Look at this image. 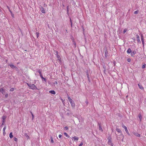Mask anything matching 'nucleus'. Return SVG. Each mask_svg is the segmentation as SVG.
<instances>
[{
	"mask_svg": "<svg viewBox=\"0 0 146 146\" xmlns=\"http://www.w3.org/2000/svg\"><path fill=\"white\" fill-rule=\"evenodd\" d=\"M27 84L30 88L31 89L35 90L37 89L36 87L34 84H29L28 83H27Z\"/></svg>",
	"mask_w": 146,
	"mask_h": 146,
	"instance_id": "1",
	"label": "nucleus"
},
{
	"mask_svg": "<svg viewBox=\"0 0 146 146\" xmlns=\"http://www.w3.org/2000/svg\"><path fill=\"white\" fill-rule=\"evenodd\" d=\"M122 127L124 128L125 130L126 133L128 135H130V134L129 133V131L127 129V127L124 125H122Z\"/></svg>",
	"mask_w": 146,
	"mask_h": 146,
	"instance_id": "2",
	"label": "nucleus"
},
{
	"mask_svg": "<svg viewBox=\"0 0 146 146\" xmlns=\"http://www.w3.org/2000/svg\"><path fill=\"white\" fill-rule=\"evenodd\" d=\"M98 126H99V130H100V131H101L102 132H103V129H102V125H101V124L100 123H98Z\"/></svg>",
	"mask_w": 146,
	"mask_h": 146,
	"instance_id": "3",
	"label": "nucleus"
},
{
	"mask_svg": "<svg viewBox=\"0 0 146 146\" xmlns=\"http://www.w3.org/2000/svg\"><path fill=\"white\" fill-rule=\"evenodd\" d=\"M70 102V104L72 106V107H74L75 106V104L73 101H72V100L71 101H69Z\"/></svg>",
	"mask_w": 146,
	"mask_h": 146,
	"instance_id": "4",
	"label": "nucleus"
},
{
	"mask_svg": "<svg viewBox=\"0 0 146 146\" xmlns=\"http://www.w3.org/2000/svg\"><path fill=\"white\" fill-rule=\"evenodd\" d=\"M141 38L142 43V44L143 45L144 44V41L143 39V37L142 34H141Z\"/></svg>",
	"mask_w": 146,
	"mask_h": 146,
	"instance_id": "5",
	"label": "nucleus"
},
{
	"mask_svg": "<svg viewBox=\"0 0 146 146\" xmlns=\"http://www.w3.org/2000/svg\"><path fill=\"white\" fill-rule=\"evenodd\" d=\"M0 92L3 94H4L5 92V91L3 88H1L0 89Z\"/></svg>",
	"mask_w": 146,
	"mask_h": 146,
	"instance_id": "6",
	"label": "nucleus"
},
{
	"mask_svg": "<svg viewBox=\"0 0 146 146\" xmlns=\"http://www.w3.org/2000/svg\"><path fill=\"white\" fill-rule=\"evenodd\" d=\"M108 144L111 145V146H113V144L112 142L111 139L108 140Z\"/></svg>",
	"mask_w": 146,
	"mask_h": 146,
	"instance_id": "7",
	"label": "nucleus"
},
{
	"mask_svg": "<svg viewBox=\"0 0 146 146\" xmlns=\"http://www.w3.org/2000/svg\"><path fill=\"white\" fill-rule=\"evenodd\" d=\"M131 56H134L135 55V54H136V52L134 50V51H133V52H131Z\"/></svg>",
	"mask_w": 146,
	"mask_h": 146,
	"instance_id": "8",
	"label": "nucleus"
},
{
	"mask_svg": "<svg viewBox=\"0 0 146 146\" xmlns=\"http://www.w3.org/2000/svg\"><path fill=\"white\" fill-rule=\"evenodd\" d=\"M78 139L79 138L78 137L76 136H74L72 138V139H73L74 141H75V140H76L77 141L78 140Z\"/></svg>",
	"mask_w": 146,
	"mask_h": 146,
	"instance_id": "9",
	"label": "nucleus"
},
{
	"mask_svg": "<svg viewBox=\"0 0 146 146\" xmlns=\"http://www.w3.org/2000/svg\"><path fill=\"white\" fill-rule=\"evenodd\" d=\"M133 134L135 135L137 137H140V134H138L137 133H135L133 132Z\"/></svg>",
	"mask_w": 146,
	"mask_h": 146,
	"instance_id": "10",
	"label": "nucleus"
},
{
	"mask_svg": "<svg viewBox=\"0 0 146 146\" xmlns=\"http://www.w3.org/2000/svg\"><path fill=\"white\" fill-rule=\"evenodd\" d=\"M6 129V127L5 126L3 129V135H5L6 134V132L5 131V130Z\"/></svg>",
	"mask_w": 146,
	"mask_h": 146,
	"instance_id": "11",
	"label": "nucleus"
},
{
	"mask_svg": "<svg viewBox=\"0 0 146 146\" xmlns=\"http://www.w3.org/2000/svg\"><path fill=\"white\" fill-rule=\"evenodd\" d=\"M138 86L139 87V88L141 90H144V88L142 86V85L141 84H138Z\"/></svg>",
	"mask_w": 146,
	"mask_h": 146,
	"instance_id": "12",
	"label": "nucleus"
},
{
	"mask_svg": "<svg viewBox=\"0 0 146 146\" xmlns=\"http://www.w3.org/2000/svg\"><path fill=\"white\" fill-rule=\"evenodd\" d=\"M3 121H2V122L3 123H4L5 121V119L6 118V117L5 116H3Z\"/></svg>",
	"mask_w": 146,
	"mask_h": 146,
	"instance_id": "13",
	"label": "nucleus"
},
{
	"mask_svg": "<svg viewBox=\"0 0 146 146\" xmlns=\"http://www.w3.org/2000/svg\"><path fill=\"white\" fill-rule=\"evenodd\" d=\"M137 39L138 42H141V41L140 40V37L139 35H137Z\"/></svg>",
	"mask_w": 146,
	"mask_h": 146,
	"instance_id": "14",
	"label": "nucleus"
},
{
	"mask_svg": "<svg viewBox=\"0 0 146 146\" xmlns=\"http://www.w3.org/2000/svg\"><path fill=\"white\" fill-rule=\"evenodd\" d=\"M49 92L54 95L56 94L54 90H50L49 91Z\"/></svg>",
	"mask_w": 146,
	"mask_h": 146,
	"instance_id": "15",
	"label": "nucleus"
},
{
	"mask_svg": "<svg viewBox=\"0 0 146 146\" xmlns=\"http://www.w3.org/2000/svg\"><path fill=\"white\" fill-rule=\"evenodd\" d=\"M127 53H130L131 52V50L130 48H129L128 49L127 51Z\"/></svg>",
	"mask_w": 146,
	"mask_h": 146,
	"instance_id": "16",
	"label": "nucleus"
},
{
	"mask_svg": "<svg viewBox=\"0 0 146 146\" xmlns=\"http://www.w3.org/2000/svg\"><path fill=\"white\" fill-rule=\"evenodd\" d=\"M9 66L10 67L12 68H16L15 66L13 64H10Z\"/></svg>",
	"mask_w": 146,
	"mask_h": 146,
	"instance_id": "17",
	"label": "nucleus"
},
{
	"mask_svg": "<svg viewBox=\"0 0 146 146\" xmlns=\"http://www.w3.org/2000/svg\"><path fill=\"white\" fill-rule=\"evenodd\" d=\"M9 137L11 138H12L13 137V133H12V132H11L10 133L9 135Z\"/></svg>",
	"mask_w": 146,
	"mask_h": 146,
	"instance_id": "18",
	"label": "nucleus"
},
{
	"mask_svg": "<svg viewBox=\"0 0 146 146\" xmlns=\"http://www.w3.org/2000/svg\"><path fill=\"white\" fill-rule=\"evenodd\" d=\"M56 53L57 54V55H56V56H57V58H58V59L59 60H60L61 59V58L60 57V56L58 55V52L57 51H56Z\"/></svg>",
	"mask_w": 146,
	"mask_h": 146,
	"instance_id": "19",
	"label": "nucleus"
},
{
	"mask_svg": "<svg viewBox=\"0 0 146 146\" xmlns=\"http://www.w3.org/2000/svg\"><path fill=\"white\" fill-rule=\"evenodd\" d=\"M116 130L117 132L119 133H121V130L120 129L116 128Z\"/></svg>",
	"mask_w": 146,
	"mask_h": 146,
	"instance_id": "20",
	"label": "nucleus"
},
{
	"mask_svg": "<svg viewBox=\"0 0 146 146\" xmlns=\"http://www.w3.org/2000/svg\"><path fill=\"white\" fill-rule=\"evenodd\" d=\"M64 134L66 137H67L68 138H69L70 137V136L69 135H68L66 132H64Z\"/></svg>",
	"mask_w": 146,
	"mask_h": 146,
	"instance_id": "21",
	"label": "nucleus"
},
{
	"mask_svg": "<svg viewBox=\"0 0 146 146\" xmlns=\"http://www.w3.org/2000/svg\"><path fill=\"white\" fill-rule=\"evenodd\" d=\"M41 11L42 13H45V10L43 8H42V9L41 10Z\"/></svg>",
	"mask_w": 146,
	"mask_h": 146,
	"instance_id": "22",
	"label": "nucleus"
},
{
	"mask_svg": "<svg viewBox=\"0 0 146 146\" xmlns=\"http://www.w3.org/2000/svg\"><path fill=\"white\" fill-rule=\"evenodd\" d=\"M25 136H26V138L27 139H30V137H29V136L27 134H25Z\"/></svg>",
	"mask_w": 146,
	"mask_h": 146,
	"instance_id": "23",
	"label": "nucleus"
},
{
	"mask_svg": "<svg viewBox=\"0 0 146 146\" xmlns=\"http://www.w3.org/2000/svg\"><path fill=\"white\" fill-rule=\"evenodd\" d=\"M127 31V29H125L123 31V34H124Z\"/></svg>",
	"mask_w": 146,
	"mask_h": 146,
	"instance_id": "24",
	"label": "nucleus"
},
{
	"mask_svg": "<svg viewBox=\"0 0 146 146\" xmlns=\"http://www.w3.org/2000/svg\"><path fill=\"white\" fill-rule=\"evenodd\" d=\"M139 12L138 10H137L134 12V14H137Z\"/></svg>",
	"mask_w": 146,
	"mask_h": 146,
	"instance_id": "25",
	"label": "nucleus"
},
{
	"mask_svg": "<svg viewBox=\"0 0 146 146\" xmlns=\"http://www.w3.org/2000/svg\"><path fill=\"white\" fill-rule=\"evenodd\" d=\"M38 72L39 73L40 76H42V73H41V71L39 70L38 71Z\"/></svg>",
	"mask_w": 146,
	"mask_h": 146,
	"instance_id": "26",
	"label": "nucleus"
},
{
	"mask_svg": "<svg viewBox=\"0 0 146 146\" xmlns=\"http://www.w3.org/2000/svg\"><path fill=\"white\" fill-rule=\"evenodd\" d=\"M51 142L52 143H54V140H53V138L52 137H51Z\"/></svg>",
	"mask_w": 146,
	"mask_h": 146,
	"instance_id": "27",
	"label": "nucleus"
},
{
	"mask_svg": "<svg viewBox=\"0 0 146 146\" xmlns=\"http://www.w3.org/2000/svg\"><path fill=\"white\" fill-rule=\"evenodd\" d=\"M14 89L13 88H12L10 89V91L11 92H12L14 90Z\"/></svg>",
	"mask_w": 146,
	"mask_h": 146,
	"instance_id": "28",
	"label": "nucleus"
},
{
	"mask_svg": "<svg viewBox=\"0 0 146 146\" xmlns=\"http://www.w3.org/2000/svg\"><path fill=\"white\" fill-rule=\"evenodd\" d=\"M138 117H139V118L140 120H141V118H142V117H141V115L140 114L139 115Z\"/></svg>",
	"mask_w": 146,
	"mask_h": 146,
	"instance_id": "29",
	"label": "nucleus"
},
{
	"mask_svg": "<svg viewBox=\"0 0 146 146\" xmlns=\"http://www.w3.org/2000/svg\"><path fill=\"white\" fill-rule=\"evenodd\" d=\"M40 76V77H41V78L42 79H43L45 81H46V79L44 78L42 76H42Z\"/></svg>",
	"mask_w": 146,
	"mask_h": 146,
	"instance_id": "30",
	"label": "nucleus"
},
{
	"mask_svg": "<svg viewBox=\"0 0 146 146\" xmlns=\"http://www.w3.org/2000/svg\"><path fill=\"white\" fill-rule=\"evenodd\" d=\"M68 99L69 100V101L72 100V99L70 98V97L69 96H68Z\"/></svg>",
	"mask_w": 146,
	"mask_h": 146,
	"instance_id": "31",
	"label": "nucleus"
},
{
	"mask_svg": "<svg viewBox=\"0 0 146 146\" xmlns=\"http://www.w3.org/2000/svg\"><path fill=\"white\" fill-rule=\"evenodd\" d=\"M127 62H130L131 61V60L130 58H129L127 59Z\"/></svg>",
	"mask_w": 146,
	"mask_h": 146,
	"instance_id": "32",
	"label": "nucleus"
},
{
	"mask_svg": "<svg viewBox=\"0 0 146 146\" xmlns=\"http://www.w3.org/2000/svg\"><path fill=\"white\" fill-rule=\"evenodd\" d=\"M14 140L15 141H17L18 139H17L16 137H14Z\"/></svg>",
	"mask_w": 146,
	"mask_h": 146,
	"instance_id": "33",
	"label": "nucleus"
},
{
	"mask_svg": "<svg viewBox=\"0 0 146 146\" xmlns=\"http://www.w3.org/2000/svg\"><path fill=\"white\" fill-rule=\"evenodd\" d=\"M108 140L111 139V138L110 136H109V137H108Z\"/></svg>",
	"mask_w": 146,
	"mask_h": 146,
	"instance_id": "34",
	"label": "nucleus"
},
{
	"mask_svg": "<svg viewBox=\"0 0 146 146\" xmlns=\"http://www.w3.org/2000/svg\"><path fill=\"white\" fill-rule=\"evenodd\" d=\"M58 136H59V138H60V139H61L62 137V136L61 135V134L59 135Z\"/></svg>",
	"mask_w": 146,
	"mask_h": 146,
	"instance_id": "35",
	"label": "nucleus"
},
{
	"mask_svg": "<svg viewBox=\"0 0 146 146\" xmlns=\"http://www.w3.org/2000/svg\"><path fill=\"white\" fill-rule=\"evenodd\" d=\"M31 115H32V119H33L34 118V115H33V113H32V112H31Z\"/></svg>",
	"mask_w": 146,
	"mask_h": 146,
	"instance_id": "36",
	"label": "nucleus"
},
{
	"mask_svg": "<svg viewBox=\"0 0 146 146\" xmlns=\"http://www.w3.org/2000/svg\"><path fill=\"white\" fill-rule=\"evenodd\" d=\"M8 96V94H6V95H5V97L6 98H7Z\"/></svg>",
	"mask_w": 146,
	"mask_h": 146,
	"instance_id": "37",
	"label": "nucleus"
},
{
	"mask_svg": "<svg viewBox=\"0 0 146 146\" xmlns=\"http://www.w3.org/2000/svg\"><path fill=\"white\" fill-rule=\"evenodd\" d=\"M83 145V143H81L79 145V146H82Z\"/></svg>",
	"mask_w": 146,
	"mask_h": 146,
	"instance_id": "38",
	"label": "nucleus"
},
{
	"mask_svg": "<svg viewBox=\"0 0 146 146\" xmlns=\"http://www.w3.org/2000/svg\"><path fill=\"white\" fill-rule=\"evenodd\" d=\"M64 129L65 130H67L68 129V127H64Z\"/></svg>",
	"mask_w": 146,
	"mask_h": 146,
	"instance_id": "39",
	"label": "nucleus"
},
{
	"mask_svg": "<svg viewBox=\"0 0 146 146\" xmlns=\"http://www.w3.org/2000/svg\"><path fill=\"white\" fill-rule=\"evenodd\" d=\"M70 22L71 23V26H72V20H71V19H70Z\"/></svg>",
	"mask_w": 146,
	"mask_h": 146,
	"instance_id": "40",
	"label": "nucleus"
},
{
	"mask_svg": "<svg viewBox=\"0 0 146 146\" xmlns=\"http://www.w3.org/2000/svg\"><path fill=\"white\" fill-rule=\"evenodd\" d=\"M142 68H145V65H143L142 66Z\"/></svg>",
	"mask_w": 146,
	"mask_h": 146,
	"instance_id": "41",
	"label": "nucleus"
},
{
	"mask_svg": "<svg viewBox=\"0 0 146 146\" xmlns=\"http://www.w3.org/2000/svg\"><path fill=\"white\" fill-rule=\"evenodd\" d=\"M36 34H37V37H38V33H36Z\"/></svg>",
	"mask_w": 146,
	"mask_h": 146,
	"instance_id": "42",
	"label": "nucleus"
},
{
	"mask_svg": "<svg viewBox=\"0 0 146 146\" xmlns=\"http://www.w3.org/2000/svg\"><path fill=\"white\" fill-rule=\"evenodd\" d=\"M144 102H145V103H146V98L145 99V100Z\"/></svg>",
	"mask_w": 146,
	"mask_h": 146,
	"instance_id": "43",
	"label": "nucleus"
},
{
	"mask_svg": "<svg viewBox=\"0 0 146 146\" xmlns=\"http://www.w3.org/2000/svg\"><path fill=\"white\" fill-rule=\"evenodd\" d=\"M9 11L10 12V13H11V14H12V12L11 11V10H9Z\"/></svg>",
	"mask_w": 146,
	"mask_h": 146,
	"instance_id": "44",
	"label": "nucleus"
},
{
	"mask_svg": "<svg viewBox=\"0 0 146 146\" xmlns=\"http://www.w3.org/2000/svg\"><path fill=\"white\" fill-rule=\"evenodd\" d=\"M68 7H67V11H68Z\"/></svg>",
	"mask_w": 146,
	"mask_h": 146,
	"instance_id": "45",
	"label": "nucleus"
},
{
	"mask_svg": "<svg viewBox=\"0 0 146 146\" xmlns=\"http://www.w3.org/2000/svg\"><path fill=\"white\" fill-rule=\"evenodd\" d=\"M4 123H3L2 122V125H3L4 124Z\"/></svg>",
	"mask_w": 146,
	"mask_h": 146,
	"instance_id": "46",
	"label": "nucleus"
},
{
	"mask_svg": "<svg viewBox=\"0 0 146 146\" xmlns=\"http://www.w3.org/2000/svg\"><path fill=\"white\" fill-rule=\"evenodd\" d=\"M56 84H57V82H56Z\"/></svg>",
	"mask_w": 146,
	"mask_h": 146,
	"instance_id": "47",
	"label": "nucleus"
},
{
	"mask_svg": "<svg viewBox=\"0 0 146 146\" xmlns=\"http://www.w3.org/2000/svg\"><path fill=\"white\" fill-rule=\"evenodd\" d=\"M12 15V16H13V15Z\"/></svg>",
	"mask_w": 146,
	"mask_h": 146,
	"instance_id": "48",
	"label": "nucleus"
},
{
	"mask_svg": "<svg viewBox=\"0 0 146 146\" xmlns=\"http://www.w3.org/2000/svg\"><path fill=\"white\" fill-rule=\"evenodd\" d=\"M84 29H83V30H84Z\"/></svg>",
	"mask_w": 146,
	"mask_h": 146,
	"instance_id": "49",
	"label": "nucleus"
}]
</instances>
